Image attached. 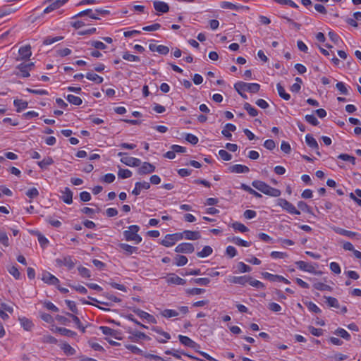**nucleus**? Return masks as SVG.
Instances as JSON below:
<instances>
[{
	"label": "nucleus",
	"mask_w": 361,
	"mask_h": 361,
	"mask_svg": "<svg viewBox=\"0 0 361 361\" xmlns=\"http://www.w3.org/2000/svg\"><path fill=\"white\" fill-rule=\"evenodd\" d=\"M305 141H306V143L307 144V145L315 149L316 150V153L318 154V155H320V153L318 151L319 149V145H318V143L317 142V140L312 137V135H310V134H307L306 136H305Z\"/></svg>",
	"instance_id": "6ab92c4d"
},
{
	"label": "nucleus",
	"mask_w": 361,
	"mask_h": 361,
	"mask_svg": "<svg viewBox=\"0 0 361 361\" xmlns=\"http://www.w3.org/2000/svg\"><path fill=\"white\" fill-rule=\"evenodd\" d=\"M99 329L102 331V333L104 334V335H106V336H110L111 337H114L116 339H119V338L118 337V331L116 330H114L109 326H100L99 327Z\"/></svg>",
	"instance_id": "393cba45"
},
{
	"label": "nucleus",
	"mask_w": 361,
	"mask_h": 361,
	"mask_svg": "<svg viewBox=\"0 0 361 361\" xmlns=\"http://www.w3.org/2000/svg\"><path fill=\"white\" fill-rule=\"evenodd\" d=\"M34 66L35 64L32 62L22 63L17 66L16 69L18 71L16 72L15 74L23 78H27L30 76V71L33 69Z\"/></svg>",
	"instance_id": "20e7f679"
},
{
	"label": "nucleus",
	"mask_w": 361,
	"mask_h": 361,
	"mask_svg": "<svg viewBox=\"0 0 361 361\" xmlns=\"http://www.w3.org/2000/svg\"><path fill=\"white\" fill-rule=\"evenodd\" d=\"M61 348L63 349V350L64 351V353L67 355H75V350L72 348L69 344L68 343H64L63 344Z\"/></svg>",
	"instance_id": "052dcab7"
},
{
	"label": "nucleus",
	"mask_w": 361,
	"mask_h": 361,
	"mask_svg": "<svg viewBox=\"0 0 361 361\" xmlns=\"http://www.w3.org/2000/svg\"><path fill=\"white\" fill-rule=\"evenodd\" d=\"M333 230L338 234L345 235V236H347L349 238H353L355 236L358 235V234L357 233H355V232H353L350 231H348V230H345V229H343V228H341L339 227H334ZM359 236H360V235H359Z\"/></svg>",
	"instance_id": "b1692460"
},
{
	"label": "nucleus",
	"mask_w": 361,
	"mask_h": 361,
	"mask_svg": "<svg viewBox=\"0 0 361 361\" xmlns=\"http://www.w3.org/2000/svg\"><path fill=\"white\" fill-rule=\"evenodd\" d=\"M78 270L80 275L82 277L90 278L91 276L90 271L84 267H79L78 268Z\"/></svg>",
	"instance_id": "e2e57ef3"
},
{
	"label": "nucleus",
	"mask_w": 361,
	"mask_h": 361,
	"mask_svg": "<svg viewBox=\"0 0 361 361\" xmlns=\"http://www.w3.org/2000/svg\"><path fill=\"white\" fill-rule=\"evenodd\" d=\"M86 78L92 81L95 82L97 84H101L103 82V78L98 75L96 73H87L86 75Z\"/></svg>",
	"instance_id": "e433bc0d"
},
{
	"label": "nucleus",
	"mask_w": 361,
	"mask_h": 361,
	"mask_svg": "<svg viewBox=\"0 0 361 361\" xmlns=\"http://www.w3.org/2000/svg\"><path fill=\"white\" fill-rule=\"evenodd\" d=\"M153 5L154 9L158 12L167 13L169 11V5L164 1H155Z\"/></svg>",
	"instance_id": "a211bd4d"
},
{
	"label": "nucleus",
	"mask_w": 361,
	"mask_h": 361,
	"mask_svg": "<svg viewBox=\"0 0 361 361\" xmlns=\"http://www.w3.org/2000/svg\"><path fill=\"white\" fill-rule=\"evenodd\" d=\"M132 311L134 313H135L138 317H140L141 319H145L147 320L149 322H151L152 324L157 323V320L154 316L149 314V313H147L140 309H138L136 307H133Z\"/></svg>",
	"instance_id": "0eeeda50"
},
{
	"label": "nucleus",
	"mask_w": 361,
	"mask_h": 361,
	"mask_svg": "<svg viewBox=\"0 0 361 361\" xmlns=\"http://www.w3.org/2000/svg\"><path fill=\"white\" fill-rule=\"evenodd\" d=\"M250 286L257 288H264V285L263 283L258 280L253 279L252 277L249 276V281L247 282Z\"/></svg>",
	"instance_id": "864d4df0"
},
{
	"label": "nucleus",
	"mask_w": 361,
	"mask_h": 361,
	"mask_svg": "<svg viewBox=\"0 0 361 361\" xmlns=\"http://www.w3.org/2000/svg\"><path fill=\"white\" fill-rule=\"evenodd\" d=\"M229 170L231 172L235 173H248L250 171V169L247 166L242 164L233 165L230 166Z\"/></svg>",
	"instance_id": "412c9836"
},
{
	"label": "nucleus",
	"mask_w": 361,
	"mask_h": 361,
	"mask_svg": "<svg viewBox=\"0 0 361 361\" xmlns=\"http://www.w3.org/2000/svg\"><path fill=\"white\" fill-rule=\"evenodd\" d=\"M313 287L315 289H317L318 290H322V291H324V290L331 291L332 290V288L330 286L326 285L322 282H317V283H314Z\"/></svg>",
	"instance_id": "a18cd8bd"
},
{
	"label": "nucleus",
	"mask_w": 361,
	"mask_h": 361,
	"mask_svg": "<svg viewBox=\"0 0 361 361\" xmlns=\"http://www.w3.org/2000/svg\"><path fill=\"white\" fill-rule=\"evenodd\" d=\"M326 304L331 307L339 308V302L338 300L334 297H325Z\"/></svg>",
	"instance_id": "79ce46f5"
},
{
	"label": "nucleus",
	"mask_w": 361,
	"mask_h": 361,
	"mask_svg": "<svg viewBox=\"0 0 361 361\" xmlns=\"http://www.w3.org/2000/svg\"><path fill=\"white\" fill-rule=\"evenodd\" d=\"M184 238L187 240H195L201 238V235L199 231H192L185 230L183 231Z\"/></svg>",
	"instance_id": "4be33fe9"
},
{
	"label": "nucleus",
	"mask_w": 361,
	"mask_h": 361,
	"mask_svg": "<svg viewBox=\"0 0 361 361\" xmlns=\"http://www.w3.org/2000/svg\"><path fill=\"white\" fill-rule=\"evenodd\" d=\"M220 6H221V8H222L231 9V10H238L243 7L242 6H238V5L233 4L228 1H222L221 3Z\"/></svg>",
	"instance_id": "c9c22d12"
},
{
	"label": "nucleus",
	"mask_w": 361,
	"mask_h": 361,
	"mask_svg": "<svg viewBox=\"0 0 361 361\" xmlns=\"http://www.w3.org/2000/svg\"><path fill=\"white\" fill-rule=\"evenodd\" d=\"M14 106L16 107V111L20 112L22 110L27 107L28 103L22 99H15L13 102Z\"/></svg>",
	"instance_id": "cd10ccee"
},
{
	"label": "nucleus",
	"mask_w": 361,
	"mask_h": 361,
	"mask_svg": "<svg viewBox=\"0 0 361 361\" xmlns=\"http://www.w3.org/2000/svg\"><path fill=\"white\" fill-rule=\"evenodd\" d=\"M277 204L291 214H300V211L296 209L295 207L286 199H278Z\"/></svg>",
	"instance_id": "39448f33"
},
{
	"label": "nucleus",
	"mask_w": 361,
	"mask_h": 361,
	"mask_svg": "<svg viewBox=\"0 0 361 361\" xmlns=\"http://www.w3.org/2000/svg\"><path fill=\"white\" fill-rule=\"evenodd\" d=\"M56 262L59 265L65 266L68 269H73L75 264V262H73L72 257L70 256L64 257L62 259H57Z\"/></svg>",
	"instance_id": "f8f14e48"
},
{
	"label": "nucleus",
	"mask_w": 361,
	"mask_h": 361,
	"mask_svg": "<svg viewBox=\"0 0 361 361\" xmlns=\"http://www.w3.org/2000/svg\"><path fill=\"white\" fill-rule=\"evenodd\" d=\"M232 227L234 230L238 231L241 233H245L248 231V228L243 224L240 222H235L232 224Z\"/></svg>",
	"instance_id": "3c124183"
},
{
	"label": "nucleus",
	"mask_w": 361,
	"mask_h": 361,
	"mask_svg": "<svg viewBox=\"0 0 361 361\" xmlns=\"http://www.w3.org/2000/svg\"><path fill=\"white\" fill-rule=\"evenodd\" d=\"M150 188V184L148 182H137L135 185V188L132 191L134 195H140L142 190H148Z\"/></svg>",
	"instance_id": "ddd939ff"
},
{
	"label": "nucleus",
	"mask_w": 361,
	"mask_h": 361,
	"mask_svg": "<svg viewBox=\"0 0 361 361\" xmlns=\"http://www.w3.org/2000/svg\"><path fill=\"white\" fill-rule=\"evenodd\" d=\"M66 99L68 101V102L75 106H79L82 102V100L80 97L75 96L73 94H68L66 97Z\"/></svg>",
	"instance_id": "f704fd0d"
},
{
	"label": "nucleus",
	"mask_w": 361,
	"mask_h": 361,
	"mask_svg": "<svg viewBox=\"0 0 361 361\" xmlns=\"http://www.w3.org/2000/svg\"><path fill=\"white\" fill-rule=\"evenodd\" d=\"M8 271L16 279H19L20 277V273L16 266H11L8 267Z\"/></svg>",
	"instance_id": "603ef678"
},
{
	"label": "nucleus",
	"mask_w": 361,
	"mask_h": 361,
	"mask_svg": "<svg viewBox=\"0 0 361 361\" xmlns=\"http://www.w3.org/2000/svg\"><path fill=\"white\" fill-rule=\"evenodd\" d=\"M0 243L5 247L10 245L9 239L6 232L0 231Z\"/></svg>",
	"instance_id": "5fc2aeb1"
},
{
	"label": "nucleus",
	"mask_w": 361,
	"mask_h": 361,
	"mask_svg": "<svg viewBox=\"0 0 361 361\" xmlns=\"http://www.w3.org/2000/svg\"><path fill=\"white\" fill-rule=\"evenodd\" d=\"M168 283L176 285H185L186 281L175 274H171L166 279Z\"/></svg>",
	"instance_id": "2eb2a0df"
},
{
	"label": "nucleus",
	"mask_w": 361,
	"mask_h": 361,
	"mask_svg": "<svg viewBox=\"0 0 361 361\" xmlns=\"http://www.w3.org/2000/svg\"><path fill=\"white\" fill-rule=\"evenodd\" d=\"M140 227L137 225L130 226L128 230L123 232V235L127 241H133L139 244L142 241V237L137 234Z\"/></svg>",
	"instance_id": "f03ea898"
},
{
	"label": "nucleus",
	"mask_w": 361,
	"mask_h": 361,
	"mask_svg": "<svg viewBox=\"0 0 361 361\" xmlns=\"http://www.w3.org/2000/svg\"><path fill=\"white\" fill-rule=\"evenodd\" d=\"M120 178H128L132 176V172L129 169H120L118 172Z\"/></svg>",
	"instance_id": "8fccbe9b"
},
{
	"label": "nucleus",
	"mask_w": 361,
	"mask_h": 361,
	"mask_svg": "<svg viewBox=\"0 0 361 361\" xmlns=\"http://www.w3.org/2000/svg\"><path fill=\"white\" fill-rule=\"evenodd\" d=\"M252 185L261 192L271 197H278L281 194L280 190L272 188L266 183L261 180H253L252 182Z\"/></svg>",
	"instance_id": "f257e3e1"
},
{
	"label": "nucleus",
	"mask_w": 361,
	"mask_h": 361,
	"mask_svg": "<svg viewBox=\"0 0 361 361\" xmlns=\"http://www.w3.org/2000/svg\"><path fill=\"white\" fill-rule=\"evenodd\" d=\"M118 246L121 249L125 251L127 255H130L133 253H136L137 251V247H133L126 243H120Z\"/></svg>",
	"instance_id": "a878e982"
},
{
	"label": "nucleus",
	"mask_w": 361,
	"mask_h": 361,
	"mask_svg": "<svg viewBox=\"0 0 361 361\" xmlns=\"http://www.w3.org/2000/svg\"><path fill=\"white\" fill-rule=\"evenodd\" d=\"M62 195L61 198L66 204H71L73 202V192L68 188H65L61 190Z\"/></svg>",
	"instance_id": "f3484780"
},
{
	"label": "nucleus",
	"mask_w": 361,
	"mask_h": 361,
	"mask_svg": "<svg viewBox=\"0 0 361 361\" xmlns=\"http://www.w3.org/2000/svg\"><path fill=\"white\" fill-rule=\"evenodd\" d=\"M178 338L180 342L188 347L192 348H196V347L198 345L195 341H193L192 339H190L189 337L179 335Z\"/></svg>",
	"instance_id": "aec40b11"
},
{
	"label": "nucleus",
	"mask_w": 361,
	"mask_h": 361,
	"mask_svg": "<svg viewBox=\"0 0 361 361\" xmlns=\"http://www.w3.org/2000/svg\"><path fill=\"white\" fill-rule=\"evenodd\" d=\"M126 348L128 350H130L132 353L137 354V355H142L143 353V351L142 350H140L139 348H137L136 345H130V344L126 345Z\"/></svg>",
	"instance_id": "338daca9"
},
{
	"label": "nucleus",
	"mask_w": 361,
	"mask_h": 361,
	"mask_svg": "<svg viewBox=\"0 0 361 361\" xmlns=\"http://www.w3.org/2000/svg\"><path fill=\"white\" fill-rule=\"evenodd\" d=\"M233 243H235L237 245L243 246V247H250L252 244L251 242H247V241L244 240L238 237L233 238Z\"/></svg>",
	"instance_id": "09e8293b"
},
{
	"label": "nucleus",
	"mask_w": 361,
	"mask_h": 361,
	"mask_svg": "<svg viewBox=\"0 0 361 361\" xmlns=\"http://www.w3.org/2000/svg\"><path fill=\"white\" fill-rule=\"evenodd\" d=\"M240 188L248 192L250 194L254 195L255 197H256L257 198L262 197V195L260 193H259L258 192H257L256 190H255L254 189H252L249 185H247L245 183L241 184Z\"/></svg>",
	"instance_id": "58836bf2"
},
{
	"label": "nucleus",
	"mask_w": 361,
	"mask_h": 361,
	"mask_svg": "<svg viewBox=\"0 0 361 361\" xmlns=\"http://www.w3.org/2000/svg\"><path fill=\"white\" fill-rule=\"evenodd\" d=\"M334 334L347 341H349L350 339V335L345 329L342 328L337 329L335 331Z\"/></svg>",
	"instance_id": "49530a36"
},
{
	"label": "nucleus",
	"mask_w": 361,
	"mask_h": 361,
	"mask_svg": "<svg viewBox=\"0 0 361 361\" xmlns=\"http://www.w3.org/2000/svg\"><path fill=\"white\" fill-rule=\"evenodd\" d=\"M234 88L238 93L245 91H247L251 93H256L259 90L260 85L257 83L238 82L234 85Z\"/></svg>",
	"instance_id": "7ed1b4c3"
},
{
	"label": "nucleus",
	"mask_w": 361,
	"mask_h": 361,
	"mask_svg": "<svg viewBox=\"0 0 361 361\" xmlns=\"http://www.w3.org/2000/svg\"><path fill=\"white\" fill-rule=\"evenodd\" d=\"M18 53L19 56L16 58V61L28 59L32 55L31 47L30 45L21 47L18 50Z\"/></svg>",
	"instance_id": "6e6552de"
},
{
	"label": "nucleus",
	"mask_w": 361,
	"mask_h": 361,
	"mask_svg": "<svg viewBox=\"0 0 361 361\" xmlns=\"http://www.w3.org/2000/svg\"><path fill=\"white\" fill-rule=\"evenodd\" d=\"M62 39H63V37H47L44 39L43 44L44 45H49V44H51L56 42L59 40H61Z\"/></svg>",
	"instance_id": "bf43d9fd"
},
{
	"label": "nucleus",
	"mask_w": 361,
	"mask_h": 361,
	"mask_svg": "<svg viewBox=\"0 0 361 361\" xmlns=\"http://www.w3.org/2000/svg\"><path fill=\"white\" fill-rule=\"evenodd\" d=\"M185 140L192 145H196L199 140L197 136L190 133L186 134Z\"/></svg>",
	"instance_id": "774afa93"
},
{
	"label": "nucleus",
	"mask_w": 361,
	"mask_h": 361,
	"mask_svg": "<svg viewBox=\"0 0 361 361\" xmlns=\"http://www.w3.org/2000/svg\"><path fill=\"white\" fill-rule=\"evenodd\" d=\"M148 336L142 332L140 331H135L132 333V336H130V339L132 341H137L139 339H147Z\"/></svg>",
	"instance_id": "4c0bfd02"
},
{
	"label": "nucleus",
	"mask_w": 361,
	"mask_h": 361,
	"mask_svg": "<svg viewBox=\"0 0 361 361\" xmlns=\"http://www.w3.org/2000/svg\"><path fill=\"white\" fill-rule=\"evenodd\" d=\"M276 89H277L279 96L281 98H283V99H285L286 101L290 99V94L286 92L284 87L280 83H278L276 85Z\"/></svg>",
	"instance_id": "7c9ffc66"
},
{
	"label": "nucleus",
	"mask_w": 361,
	"mask_h": 361,
	"mask_svg": "<svg viewBox=\"0 0 361 361\" xmlns=\"http://www.w3.org/2000/svg\"><path fill=\"white\" fill-rule=\"evenodd\" d=\"M193 283L200 286H207L210 283V280L208 278H197L192 279Z\"/></svg>",
	"instance_id": "680f3d73"
},
{
	"label": "nucleus",
	"mask_w": 361,
	"mask_h": 361,
	"mask_svg": "<svg viewBox=\"0 0 361 361\" xmlns=\"http://www.w3.org/2000/svg\"><path fill=\"white\" fill-rule=\"evenodd\" d=\"M338 158L343 161H350L353 164H355V158L347 154H341L340 155H338Z\"/></svg>",
	"instance_id": "0e129e2a"
},
{
	"label": "nucleus",
	"mask_w": 361,
	"mask_h": 361,
	"mask_svg": "<svg viewBox=\"0 0 361 361\" xmlns=\"http://www.w3.org/2000/svg\"><path fill=\"white\" fill-rule=\"evenodd\" d=\"M194 250L193 245L189 243H180L175 248V251L180 253H192Z\"/></svg>",
	"instance_id": "9d476101"
},
{
	"label": "nucleus",
	"mask_w": 361,
	"mask_h": 361,
	"mask_svg": "<svg viewBox=\"0 0 361 361\" xmlns=\"http://www.w3.org/2000/svg\"><path fill=\"white\" fill-rule=\"evenodd\" d=\"M173 235L172 234H168L165 236V238L161 241V245L165 247H171L176 242L173 239Z\"/></svg>",
	"instance_id": "2f4dec72"
},
{
	"label": "nucleus",
	"mask_w": 361,
	"mask_h": 361,
	"mask_svg": "<svg viewBox=\"0 0 361 361\" xmlns=\"http://www.w3.org/2000/svg\"><path fill=\"white\" fill-rule=\"evenodd\" d=\"M179 313L174 310L166 309L161 312V315L166 318L177 317Z\"/></svg>",
	"instance_id": "de8ad7c7"
},
{
	"label": "nucleus",
	"mask_w": 361,
	"mask_h": 361,
	"mask_svg": "<svg viewBox=\"0 0 361 361\" xmlns=\"http://www.w3.org/2000/svg\"><path fill=\"white\" fill-rule=\"evenodd\" d=\"M20 322L21 326L26 331H30L33 326V324H32V321H30V319H28L25 317L20 319Z\"/></svg>",
	"instance_id": "c03bdc74"
},
{
	"label": "nucleus",
	"mask_w": 361,
	"mask_h": 361,
	"mask_svg": "<svg viewBox=\"0 0 361 361\" xmlns=\"http://www.w3.org/2000/svg\"><path fill=\"white\" fill-rule=\"evenodd\" d=\"M13 10L9 6L0 8V18L11 14Z\"/></svg>",
	"instance_id": "13d9d810"
},
{
	"label": "nucleus",
	"mask_w": 361,
	"mask_h": 361,
	"mask_svg": "<svg viewBox=\"0 0 361 361\" xmlns=\"http://www.w3.org/2000/svg\"><path fill=\"white\" fill-rule=\"evenodd\" d=\"M119 157H122L121 159V161L129 166H139L141 164L140 159L132 157L126 156V153L119 152L118 154Z\"/></svg>",
	"instance_id": "423d86ee"
},
{
	"label": "nucleus",
	"mask_w": 361,
	"mask_h": 361,
	"mask_svg": "<svg viewBox=\"0 0 361 361\" xmlns=\"http://www.w3.org/2000/svg\"><path fill=\"white\" fill-rule=\"evenodd\" d=\"M68 0H56L49 4L44 10V13H49L63 6Z\"/></svg>",
	"instance_id": "4468645a"
},
{
	"label": "nucleus",
	"mask_w": 361,
	"mask_h": 361,
	"mask_svg": "<svg viewBox=\"0 0 361 361\" xmlns=\"http://www.w3.org/2000/svg\"><path fill=\"white\" fill-rule=\"evenodd\" d=\"M155 166L149 162H144L138 169L137 173L140 175L149 174L155 171Z\"/></svg>",
	"instance_id": "9b49d317"
},
{
	"label": "nucleus",
	"mask_w": 361,
	"mask_h": 361,
	"mask_svg": "<svg viewBox=\"0 0 361 361\" xmlns=\"http://www.w3.org/2000/svg\"><path fill=\"white\" fill-rule=\"evenodd\" d=\"M42 280L49 285L57 286L59 283V280L48 271H44L42 273Z\"/></svg>",
	"instance_id": "1a4fd4ad"
},
{
	"label": "nucleus",
	"mask_w": 361,
	"mask_h": 361,
	"mask_svg": "<svg viewBox=\"0 0 361 361\" xmlns=\"http://www.w3.org/2000/svg\"><path fill=\"white\" fill-rule=\"evenodd\" d=\"M262 275L263 277L270 281H280V280H282L281 276L280 275H274L272 274H270L269 272H263L262 273Z\"/></svg>",
	"instance_id": "37998d69"
},
{
	"label": "nucleus",
	"mask_w": 361,
	"mask_h": 361,
	"mask_svg": "<svg viewBox=\"0 0 361 361\" xmlns=\"http://www.w3.org/2000/svg\"><path fill=\"white\" fill-rule=\"evenodd\" d=\"M244 109L247 111L250 116L255 117L258 115V111L247 102L244 104Z\"/></svg>",
	"instance_id": "ea45409f"
},
{
	"label": "nucleus",
	"mask_w": 361,
	"mask_h": 361,
	"mask_svg": "<svg viewBox=\"0 0 361 361\" xmlns=\"http://www.w3.org/2000/svg\"><path fill=\"white\" fill-rule=\"evenodd\" d=\"M219 155L224 161H229L232 159V155L224 149L219 150Z\"/></svg>",
	"instance_id": "69168bd1"
},
{
	"label": "nucleus",
	"mask_w": 361,
	"mask_h": 361,
	"mask_svg": "<svg viewBox=\"0 0 361 361\" xmlns=\"http://www.w3.org/2000/svg\"><path fill=\"white\" fill-rule=\"evenodd\" d=\"M53 163H54L53 159L50 157H45L44 159H42V161H38L37 164L42 169H44L47 166L51 165Z\"/></svg>",
	"instance_id": "a19ab883"
},
{
	"label": "nucleus",
	"mask_w": 361,
	"mask_h": 361,
	"mask_svg": "<svg viewBox=\"0 0 361 361\" xmlns=\"http://www.w3.org/2000/svg\"><path fill=\"white\" fill-rule=\"evenodd\" d=\"M297 267L304 271H307L309 273H314L315 272V268L314 266H312L310 264H308L304 261H298L295 262Z\"/></svg>",
	"instance_id": "dca6fc26"
},
{
	"label": "nucleus",
	"mask_w": 361,
	"mask_h": 361,
	"mask_svg": "<svg viewBox=\"0 0 361 361\" xmlns=\"http://www.w3.org/2000/svg\"><path fill=\"white\" fill-rule=\"evenodd\" d=\"M236 130V127L231 123H227L225 128L221 131V133L228 139H231L232 135L230 132H234Z\"/></svg>",
	"instance_id": "bb28decb"
},
{
	"label": "nucleus",
	"mask_w": 361,
	"mask_h": 361,
	"mask_svg": "<svg viewBox=\"0 0 361 361\" xmlns=\"http://www.w3.org/2000/svg\"><path fill=\"white\" fill-rule=\"evenodd\" d=\"M66 314L72 319V320L75 322V324L77 326V327L82 333H84L85 331V328L82 325V323H81L80 319L77 316H75V315H74V314H73L71 313H68V312L66 313Z\"/></svg>",
	"instance_id": "72a5a7b5"
},
{
	"label": "nucleus",
	"mask_w": 361,
	"mask_h": 361,
	"mask_svg": "<svg viewBox=\"0 0 361 361\" xmlns=\"http://www.w3.org/2000/svg\"><path fill=\"white\" fill-rule=\"evenodd\" d=\"M228 280L232 283L245 285L249 281V276H231Z\"/></svg>",
	"instance_id": "5701e85b"
},
{
	"label": "nucleus",
	"mask_w": 361,
	"mask_h": 361,
	"mask_svg": "<svg viewBox=\"0 0 361 361\" xmlns=\"http://www.w3.org/2000/svg\"><path fill=\"white\" fill-rule=\"evenodd\" d=\"M175 259L176 264L178 267L183 266L188 262V258L184 255H177Z\"/></svg>",
	"instance_id": "4d7b16f0"
},
{
	"label": "nucleus",
	"mask_w": 361,
	"mask_h": 361,
	"mask_svg": "<svg viewBox=\"0 0 361 361\" xmlns=\"http://www.w3.org/2000/svg\"><path fill=\"white\" fill-rule=\"evenodd\" d=\"M213 252L212 248L210 246H204L203 249L197 253V256L201 258H204L209 256Z\"/></svg>",
	"instance_id": "c756f323"
},
{
	"label": "nucleus",
	"mask_w": 361,
	"mask_h": 361,
	"mask_svg": "<svg viewBox=\"0 0 361 361\" xmlns=\"http://www.w3.org/2000/svg\"><path fill=\"white\" fill-rule=\"evenodd\" d=\"M56 331L60 334L68 337H75L76 336V333L75 331L66 328L57 327Z\"/></svg>",
	"instance_id": "c85d7f7f"
},
{
	"label": "nucleus",
	"mask_w": 361,
	"mask_h": 361,
	"mask_svg": "<svg viewBox=\"0 0 361 361\" xmlns=\"http://www.w3.org/2000/svg\"><path fill=\"white\" fill-rule=\"evenodd\" d=\"M122 57L124 60H126L128 61H140L139 56L131 54L129 52H125L123 54Z\"/></svg>",
	"instance_id": "6e6d98bb"
},
{
	"label": "nucleus",
	"mask_w": 361,
	"mask_h": 361,
	"mask_svg": "<svg viewBox=\"0 0 361 361\" xmlns=\"http://www.w3.org/2000/svg\"><path fill=\"white\" fill-rule=\"evenodd\" d=\"M110 11L106 9H96L94 11V13L90 15V18L92 19H99V16H106L109 14Z\"/></svg>",
	"instance_id": "473e14b6"
}]
</instances>
